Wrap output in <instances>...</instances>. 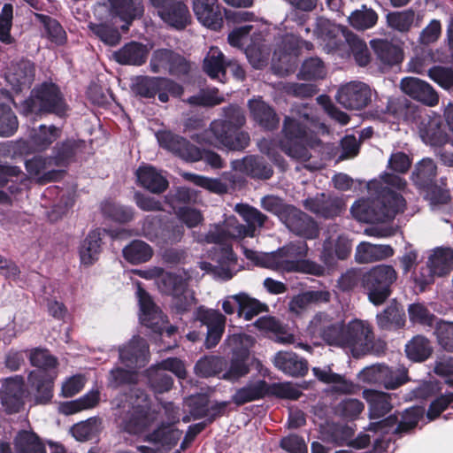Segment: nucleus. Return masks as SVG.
I'll list each match as a JSON object with an SVG mask.
<instances>
[{"label":"nucleus","mask_w":453,"mask_h":453,"mask_svg":"<svg viewBox=\"0 0 453 453\" xmlns=\"http://www.w3.org/2000/svg\"><path fill=\"white\" fill-rule=\"evenodd\" d=\"M318 124L319 119L311 106L296 104L291 110V115L284 118L282 136L279 142L262 138L257 142V148L275 164L282 160L279 149L292 158L307 161L311 157L307 147H313L319 142L312 130Z\"/></svg>","instance_id":"1"},{"label":"nucleus","mask_w":453,"mask_h":453,"mask_svg":"<svg viewBox=\"0 0 453 453\" xmlns=\"http://www.w3.org/2000/svg\"><path fill=\"white\" fill-rule=\"evenodd\" d=\"M406 180L399 175L385 173L367 183L368 196L356 201L350 211L358 221L386 222L403 212L405 200L397 191L403 190Z\"/></svg>","instance_id":"2"},{"label":"nucleus","mask_w":453,"mask_h":453,"mask_svg":"<svg viewBox=\"0 0 453 453\" xmlns=\"http://www.w3.org/2000/svg\"><path fill=\"white\" fill-rule=\"evenodd\" d=\"M245 237L252 236L245 225L240 223L234 217L229 218L222 226H211L204 235V241L216 245L210 253L213 263L202 261L199 263V268L216 280H228L232 279V267L235 265L237 257L227 241L228 239Z\"/></svg>","instance_id":"3"},{"label":"nucleus","mask_w":453,"mask_h":453,"mask_svg":"<svg viewBox=\"0 0 453 453\" xmlns=\"http://www.w3.org/2000/svg\"><path fill=\"white\" fill-rule=\"evenodd\" d=\"M223 119H214L209 128L192 136L199 144L222 146L229 150L242 151L249 145L248 132L241 130L246 123L244 111L231 104L222 108Z\"/></svg>","instance_id":"4"},{"label":"nucleus","mask_w":453,"mask_h":453,"mask_svg":"<svg viewBox=\"0 0 453 453\" xmlns=\"http://www.w3.org/2000/svg\"><path fill=\"white\" fill-rule=\"evenodd\" d=\"M118 401L115 418L122 430L130 434L147 431L157 419L159 412L152 409L148 395L141 389L132 388L129 399Z\"/></svg>","instance_id":"5"},{"label":"nucleus","mask_w":453,"mask_h":453,"mask_svg":"<svg viewBox=\"0 0 453 453\" xmlns=\"http://www.w3.org/2000/svg\"><path fill=\"white\" fill-rule=\"evenodd\" d=\"M29 362L36 369L27 375V382L34 392L36 403L45 404L53 396L54 380L58 376V362L49 350L35 348L29 350Z\"/></svg>","instance_id":"6"},{"label":"nucleus","mask_w":453,"mask_h":453,"mask_svg":"<svg viewBox=\"0 0 453 453\" xmlns=\"http://www.w3.org/2000/svg\"><path fill=\"white\" fill-rule=\"evenodd\" d=\"M70 111L66 99L60 88L53 82H42L35 86L29 96L20 104V113L26 117L54 115L65 119Z\"/></svg>","instance_id":"7"},{"label":"nucleus","mask_w":453,"mask_h":453,"mask_svg":"<svg viewBox=\"0 0 453 453\" xmlns=\"http://www.w3.org/2000/svg\"><path fill=\"white\" fill-rule=\"evenodd\" d=\"M231 350V357L227 367L220 379L234 382L246 376L250 371V348L255 338L246 334H233L225 340Z\"/></svg>","instance_id":"8"},{"label":"nucleus","mask_w":453,"mask_h":453,"mask_svg":"<svg viewBox=\"0 0 453 453\" xmlns=\"http://www.w3.org/2000/svg\"><path fill=\"white\" fill-rule=\"evenodd\" d=\"M397 280V273L392 265L380 264L365 272L362 286L368 300L376 306L381 305L391 296L392 288Z\"/></svg>","instance_id":"9"},{"label":"nucleus","mask_w":453,"mask_h":453,"mask_svg":"<svg viewBox=\"0 0 453 453\" xmlns=\"http://www.w3.org/2000/svg\"><path fill=\"white\" fill-rule=\"evenodd\" d=\"M343 348L349 349L356 357L366 354H378L382 346H376L374 334L370 325L360 319L344 324Z\"/></svg>","instance_id":"10"},{"label":"nucleus","mask_w":453,"mask_h":453,"mask_svg":"<svg viewBox=\"0 0 453 453\" xmlns=\"http://www.w3.org/2000/svg\"><path fill=\"white\" fill-rule=\"evenodd\" d=\"M156 271L161 273L157 280L158 288L172 296V309L176 315L181 317L195 303V297L188 289L186 280L173 273H163L161 269Z\"/></svg>","instance_id":"11"},{"label":"nucleus","mask_w":453,"mask_h":453,"mask_svg":"<svg viewBox=\"0 0 453 453\" xmlns=\"http://www.w3.org/2000/svg\"><path fill=\"white\" fill-rule=\"evenodd\" d=\"M453 268V250L448 247H436L428 257L426 267L415 276L416 283L424 290L434 282V277L449 274Z\"/></svg>","instance_id":"12"},{"label":"nucleus","mask_w":453,"mask_h":453,"mask_svg":"<svg viewBox=\"0 0 453 453\" xmlns=\"http://www.w3.org/2000/svg\"><path fill=\"white\" fill-rule=\"evenodd\" d=\"M157 15L166 27L183 31L191 24L192 16L183 0H150Z\"/></svg>","instance_id":"13"},{"label":"nucleus","mask_w":453,"mask_h":453,"mask_svg":"<svg viewBox=\"0 0 453 453\" xmlns=\"http://www.w3.org/2000/svg\"><path fill=\"white\" fill-rule=\"evenodd\" d=\"M313 34L323 43V49L326 53H338L346 50V45L349 35H353L347 27L331 22L323 17L316 19Z\"/></svg>","instance_id":"14"},{"label":"nucleus","mask_w":453,"mask_h":453,"mask_svg":"<svg viewBox=\"0 0 453 453\" xmlns=\"http://www.w3.org/2000/svg\"><path fill=\"white\" fill-rule=\"evenodd\" d=\"M313 34L323 43V49L326 53H338L346 50V45L349 35H353L347 27L331 22L323 17L316 19Z\"/></svg>","instance_id":"15"},{"label":"nucleus","mask_w":453,"mask_h":453,"mask_svg":"<svg viewBox=\"0 0 453 453\" xmlns=\"http://www.w3.org/2000/svg\"><path fill=\"white\" fill-rule=\"evenodd\" d=\"M305 244L302 246L289 244L271 253H257L245 250V255L247 258L254 261L257 265L275 271H287L290 258H294L296 255L299 257L305 255Z\"/></svg>","instance_id":"16"},{"label":"nucleus","mask_w":453,"mask_h":453,"mask_svg":"<svg viewBox=\"0 0 453 453\" xmlns=\"http://www.w3.org/2000/svg\"><path fill=\"white\" fill-rule=\"evenodd\" d=\"M136 296L140 310L139 319L142 325L157 332L160 335L165 334L166 336L172 337L177 333L178 327L176 326L171 325L163 328L159 325L162 320V312L140 283L137 284Z\"/></svg>","instance_id":"17"},{"label":"nucleus","mask_w":453,"mask_h":453,"mask_svg":"<svg viewBox=\"0 0 453 453\" xmlns=\"http://www.w3.org/2000/svg\"><path fill=\"white\" fill-rule=\"evenodd\" d=\"M194 319L206 328L204 347L208 349L216 347L225 332L226 316L218 310L200 305L194 312Z\"/></svg>","instance_id":"18"},{"label":"nucleus","mask_w":453,"mask_h":453,"mask_svg":"<svg viewBox=\"0 0 453 453\" xmlns=\"http://www.w3.org/2000/svg\"><path fill=\"white\" fill-rule=\"evenodd\" d=\"M372 95L373 92L368 84L362 81H350L339 88L335 99L347 110L359 111L372 102Z\"/></svg>","instance_id":"19"},{"label":"nucleus","mask_w":453,"mask_h":453,"mask_svg":"<svg viewBox=\"0 0 453 453\" xmlns=\"http://www.w3.org/2000/svg\"><path fill=\"white\" fill-rule=\"evenodd\" d=\"M420 411L417 408L406 409L403 413H394L388 417L371 423V429L381 433L403 434L412 430L418 423Z\"/></svg>","instance_id":"20"},{"label":"nucleus","mask_w":453,"mask_h":453,"mask_svg":"<svg viewBox=\"0 0 453 453\" xmlns=\"http://www.w3.org/2000/svg\"><path fill=\"white\" fill-rule=\"evenodd\" d=\"M27 395L25 380L21 375L6 378L2 382L0 400L7 413L19 412L25 404Z\"/></svg>","instance_id":"21"},{"label":"nucleus","mask_w":453,"mask_h":453,"mask_svg":"<svg viewBox=\"0 0 453 453\" xmlns=\"http://www.w3.org/2000/svg\"><path fill=\"white\" fill-rule=\"evenodd\" d=\"M157 140L161 148L187 162H196L201 157L200 149L186 138L171 131H158Z\"/></svg>","instance_id":"22"},{"label":"nucleus","mask_w":453,"mask_h":453,"mask_svg":"<svg viewBox=\"0 0 453 453\" xmlns=\"http://www.w3.org/2000/svg\"><path fill=\"white\" fill-rule=\"evenodd\" d=\"M160 89L169 90L174 97H180L183 94L181 85L163 77L140 76L133 86L134 92L144 98H153Z\"/></svg>","instance_id":"23"},{"label":"nucleus","mask_w":453,"mask_h":453,"mask_svg":"<svg viewBox=\"0 0 453 453\" xmlns=\"http://www.w3.org/2000/svg\"><path fill=\"white\" fill-rule=\"evenodd\" d=\"M281 222L297 236L310 240L319 236V229L317 222L295 206H292L287 214L282 215Z\"/></svg>","instance_id":"24"},{"label":"nucleus","mask_w":453,"mask_h":453,"mask_svg":"<svg viewBox=\"0 0 453 453\" xmlns=\"http://www.w3.org/2000/svg\"><path fill=\"white\" fill-rule=\"evenodd\" d=\"M119 355L120 362L127 368L144 367L149 361V344L145 339L134 336L127 344L119 347Z\"/></svg>","instance_id":"25"},{"label":"nucleus","mask_w":453,"mask_h":453,"mask_svg":"<svg viewBox=\"0 0 453 453\" xmlns=\"http://www.w3.org/2000/svg\"><path fill=\"white\" fill-rule=\"evenodd\" d=\"M25 168L29 180H35L38 184H47L58 180L63 171L55 169L49 156L35 155L25 160Z\"/></svg>","instance_id":"26"},{"label":"nucleus","mask_w":453,"mask_h":453,"mask_svg":"<svg viewBox=\"0 0 453 453\" xmlns=\"http://www.w3.org/2000/svg\"><path fill=\"white\" fill-rule=\"evenodd\" d=\"M400 87L405 95L424 105L434 107L439 103V95L436 90L423 80L405 77L402 79Z\"/></svg>","instance_id":"27"},{"label":"nucleus","mask_w":453,"mask_h":453,"mask_svg":"<svg viewBox=\"0 0 453 453\" xmlns=\"http://www.w3.org/2000/svg\"><path fill=\"white\" fill-rule=\"evenodd\" d=\"M311 324L328 345L343 348V323H333L330 315L326 312H318L313 317Z\"/></svg>","instance_id":"28"},{"label":"nucleus","mask_w":453,"mask_h":453,"mask_svg":"<svg viewBox=\"0 0 453 453\" xmlns=\"http://www.w3.org/2000/svg\"><path fill=\"white\" fill-rule=\"evenodd\" d=\"M303 204L306 210L324 219L339 216L342 211V200L325 193L306 198Z\"/></svg>","instance_id":"29"},{"label":"nucleus","mask_w":453,"mask_h":453,"mask_svg":"<svg viewBox=\"0 0 453 453\" xmlns=\"http://www.w3.org/2000/svg\"><path fill=\"white\" fill-rule=\"evenodd\" d=\"M193 11L204 27L218 31L223 26V13L218 0H193Z\"/></svg>","instance_id":"30"},{"label":"nucleus","mask_w":453,"mask_h":453,"mask_svg":"<svg viewBox=\"0 0 453 453\" xmlns=\"http://www.w3.org/2000/svg\"><path fill=\"white\" fill-rule=\"evenodd\" d=\"M418 131L421 140L432 147H441V145L447 144L449 141L439 116L423 118L419 123Z\"/></svg>","instance_id":"31"},{"label":"nucleus","mask_w":453,"mask_h":453,"mask_svg":"<svg viewBox=\"0 0 453 453\" xmlns=\"http://www.w3.org/2000/svg\"><path fill=\"white\" fill-rule=\"evenodd\" d=\"M273 363L279 371L291 377H303L308 372L307 360L293 351H278Z\"/></svg>","instance_id":"32"},{"label":"nucleus","mask_w":453,"mask_h":453,"mask_svg":"<svg viewBox=\"0 0 453 453\" xmlns=\"http://www.w3.org/2000/svg\"><path fill=\"white\" fill-rule=\"evenodd\" d=\"M232 169L253 178L268 180L273 174V167L263 157L246 156L231 162Z\"/></svg>","instance_id":"33"},{"label":"nucleus","mask_w":453,"mask_h":453,"mask_svg":"<svg viewBox=\"0 0 453 453\" xmlns=\"http://www.w3.org/2000/svg\"><path fill=\"white\" fill-rule=\"evenodd\" d=\"M135 175L138 185L152 194H162L169 187L166 177L154 166L141 165L136 170Z\"/></svg>","instance_id":"34"},{"label":"nucleus","mask_w":453,"mask_h":453,"mask_svg":"<svg viewBox=\"0 0 453 453\" xmlns=\"http://www.w3.org/2000/svg\"><path fill=\"white\" fill-rule=\"evenodd\" d=\"M35 76V66L27 59H21L12 65L10 73L6 76L7 81L15 91H22L29 88Z\"/></svg>","instance_id":"35"},{"label":"nucleus","mask_w":453,"mask_h":453,"mask_svg":"<svg viewBox=\"0 0 453 453\" xmlns=\"http://www.w3.org/2000/svg\"><path fill=\"white\" fill-rule=\"evenodd\" d=\"M106 230L96 228L90 231L81 242L79 248L81 263L83 265H92L98 260L102 250V238L105 235Z\"/></svg>","instance_id":"36"},{"label":"nucleus","mask_w":453,"mask_h":453,"mask_svg":"<svg viewBox=\"0 0 453 453\" xmlns=\"http://www.w3.org/2000/svg\"><path fill=\"white\" fill-rule=\"evenodd\" d=\"M315 378L324 384L332 385V391L338 394H352L356 389L355 384L345 376L334 372L330 365L313 367Z\"/></svg>","instance_id":"37"},{"label":"nucleus","mask_w":453,"mask_h":453,"mask_svg":"<svg viewBox=\"0 0 453 453\" xmlns=\"http://www.w3.org/2000/svg\"><path fill=\"white\" fill-rule=\"evenodd\" d=\"M378 326L382 330H395L405 325L406 316L403 306L392 299L388 306L376 316Z\"/></svg>","instance_id":"38"},{"label":"nucleus","mask_w":453,"mask_h":453,"mask_svg":"<svg viewBox=\"0 0 453 453\" xmlns=\"http://www.w3.org/2000/svg\"><path fill=\"white\" fill-rule=\"evenodd\" d=\"M253 119L264 129L274 130L279 127L280 118L273 108L261 99H250L248 102Z\"/></svg>","instance_id":"39"},{"label":"nucleus","mask_w":453,"mask_h":453,"mask_svg":"<svg viewBox=\"0 0 453 453\" xmlns=\"http://www.w3.org/2000/svg\"><path fill=\"white\" fill-rule=\"evenodd\" d=\"M182 431L161 422L157 428L146 434L144 441L170 450L178 443Z\"/></svg>","instance_id":"40"},{"label":"nucleus","mask_w":453,"mask_h":453,"mask_svg":"<svg viewBox=\"0 0 453 453\" xmlns=\"http://www.w3.org/2000/svg\"><path fill=\"white\" fill-rule=\"evenodd\" d=\"M363 396L368 403L371 419L384 418L392 410L391 395L382 391L365 389Z\"/></svg>","instance_id":"41"},{"label":"nucleus","mask_w":453,"mask_h":453,"mask_svg":"<svg viewBox=\"0 0 453 453\" xmlns=\"http://www.w3.org/2000/svg\"><path fill=\"white\" fill-rule=\"evenodd\" d=\"M394 255V250L388 244L360 242L356 249L355 258L358 263H372L384 260Z\"/></svg>","instance_id":"42"},{"label":"nucleus","mask_w":453,"mask_h":453,"mask_svg":"<svg viewBox=\"0 0 453 453\" xmlns=\"http://www.w3.org/2000/svg\"><path fill=\"white\" fill-rule=\"evenodd\" d=\"M35 19L41 24L42 38H46L57 46H62L66 42V33L56 19L42 13H35Z\"/></svg>","instance_id":"43"},{"label":"nucleus","mask_w":453,"mask_h":453,"mask_svg":"<svg viewBox=\"0 0 453 453\" xmlns=\"http://www.w3.org/2000/svg\"><path fill=\"white\" fill-rule=\"evenodd\" d=\"M269 393V386L265 380L248 382L245 386L236 389L232 395V402L238 405L264 398Z\"/></svg>","instance_id":"44"},{"label":"nucleus","mask_w":453,"mask_h":453,"mask_svg":"<svg viewBox=\"0 0 453 453\" xmlns=\"http://www.w3.org/2000/svg\"><path fill=\"white\" fill-rule=\"evenodd\" d=\"M231 65L226 61L223 52L218 47H211L203 62V70L213 80L224 82L226 66Z\"/></svg>","instance_id":"45"},{"label":"nucleus","mask_w":453,"mask_h":453,"mask_svg":"<svg viewBox=\"0 0 453 453\" xmlns=\"http://www.w3.org/2000/svg\"><path fill=\"white\" fill-rule=\"evenodd\" d=\"M147 55V47L137 42L127 43L113 54L118 63L137 66L145 63Z\"/></svg>","instance_id":"46"},{"label":"nucleus","mask_w":453,"mask_h":453,"mask_svg":"<svg viewBox=\"0 0 453 453\" xmlns=\"http://www.w3.org/2000/svg\"><path fill=\"white\" fill-rule=\"evenodd\" d=\"M61 133V127L42 124L38 127L31 129L28 136L29 142L37 150L43 151L60 137Z\"/></svg>","instance_id":"47"},{"label":"nucleus","mask_w":453,"mask_h":453,"mask_svg":"<svg viewBox=\"0 0 453 453\" xmlns=\"http://www.w3.org/2000/svg\"><path fill=\"white\" fill-rule=\"evenodd\" d=\"M436 175V164L432 158L426 157L415 165L411 178L418 188L428 189L435 186Z\"/></svg>","instance_id":"48"},{"label":"nucleus","mask_w":453,"mask_h":453,"mask_svg":"<svg viewBox=\"0 0 453 453\" xmlns=\"http://www.w3.org/2000/svg\"><path fill=\"white\" fill-rule=\"evenodd\" d=\"M227 367V360L224 357L205 355L202 357L195 365L194 370L197 376L209 378L219 376L224 372Z\"/></svg>","instance_id":"49"},{"label":"nucleus","mask_w":453,"mask_h":453,"mask_svg":"<svg viewBox=\"0 0 453 453\" xmlns=\"http://www.w3.org/2000/svg\"><path fill=\"white\" fill-rule=\"evenodd\" d=\"M79 143L74 139H65L58 142L51 150L49 156L55 167H66L74 160Z\"/></svg>","instance_id":"50"},{"label":"nucleus","mask_w":453,"mask_h":453,"mask_svg":"<svg viewBox=\"0 0 453 453\" xmlns=\"http://www.w3.org/2000/svg\"><path fill=\"white\" fill-rule=\"evenodd\" d=\"M428 76L451 95V99L445 108V115L448 118L453 119V70L441 65H434L428 70Z\"/></svg>","instance_id":"51"},{"label":"nucleus","mask_w":453,"mask_h":453,"mask_svg":"<svg viewBox=\"0 0 453 453\" xmlns=\"http://www.w3.org/2000/svg\"><path fill=\"white\" fill-rule=\"evenodd\" d=\"M371 46L377 58L386 65H395L403 60L402 49L388 40H372Z\"/></svg>","instance_id":"52"},{"label":"nucleus","mask_w":453,"mask_h":453,"mask_svg":"<svg viewBox=\"0 0 453 453\" xmlns=\"http://www.w3.org/2000/svg\"><path fill=\"white\" fill-rule=\"evenodd\" d=\"M101 211L104 218L120 224L131 222L135 215V210L132 206L111 200L101 203Z\"/></svg>","instance_id":"53"},{"label":"nucleus","mask_w":453,"mask_h":453,"mask_svg":"<svg viewBox=\"0 0 453 453\" xmlns=\"http://www.w3.org/2000/svg\"><path fill=\"white\" fill-rule=\"evenodd\" d=\"M234 211L246 222L245 227L252 237H254L257 234V232L264 226L265 222L267 219L266 215L249 204L237 203Z\"/></svg>","instance_id":"54"},{"label":"nucleus","mask_w":453,"mask_h":453,"mask_svg":"<svg viewBox=\"0 0 453 453\" xmlns=\"http://www.w3.org/2000/svg\"><path fill=\"white\" fill-rule=\"evenodd\" d=\"M14 448L16 453H46L45 445L32 431H19L14 438Z\"/></svg>","instance_id":"55"},{"label":"nucleus","mask_w":453,"mask_h":453,"mask_svg":"<svg viewBox=\"0 0 453 453\" xmlns=\"http://www.w3.org/2000/svg\"><path fill=\"white\" fill-rule=\"evenodd\" d=\"M378 21L377 12L366 4L354 10L348 17L349 24L358 31H365L373 27Z\"/></svg>","instance_id":"56"},{"label":"nucleus","mask_w":453,"mask_h":453,"mask_svg":"<svg viewBox=\"0 0 453 453\" xmlns=\"http://www.w3.org/2000/svg\"><path fill=\"white\" fill-rule=\"evenodd\" d=\"M406 356L414 362L426 360L433 352L430 341L423 335H416L405 345Z\"/></svg>","instance_id":"57"},{"label":"nucleus","mask_w":453,"mask_h":453,"mask_svg":"<svg viewBox=\"0 0 453 453\" xmlns=\"http://www.w3.org/2000/svg\"><path fill=\"white\" fill-rule=\"evenodd\" d=\"M102 429L101 418L92 417L85 421L74 424L71 427L72 435L79 441H87L97 438Z\"/></svg>","instance_id":"58"},{"label":"nucleus","mask_w":453,"mask_h":453,"mask_svg":"<svg viewBox=\"0 0 453 453\" xmlns=\"http://www.w3.org/2000/svg\"><path fill=\"white\" fill-rule=\"evenodd\" d=\"M122 253L127 261L137 265L149 261L152 257L153 250L145 242L134 240L123 249Z\"/></svg>","instance_id":"59"},{"label":"nucleus","mask_w":453,"mask_h":453,"mask_svg":"<svg viewBox=\"0 0 453 453\" xmlns=\"http://www.w3.org/2000/svg\"><path fill=\"white\" fill-rule=\"evenodd\" d=\"M254 326L259 330L274 333L277 342L283 344L294 343V335L285 333L282 325L273 317H260L255 321Z\"/></svg>","instance_id":"60"},{"label":"nucleus","mask_w":453,"mask_h":453,"mask_svg":"<svg viewBox=\"0 0 453 453\" xmlns=\"http://www.w3.org/2000/svg\"><path fill=\"white\" fill-rule=\"evenodd\" d=\"M111 12L113 16L119 17L127 25L142 12L141 6L133 0H109Z\"/></svg>","instance_id":"61"},{"label":"nucleus","mask_w":453,"mask_h":453,"mask_svg":"<svg viewBox=\"0 0 453 453\" xmlns=\"http://www.w3.org/2000/svg\"><path fill=\"white\" fill-rule=\"evenodd\" d=\"M387 24L391 29L402 34L408 33L415 20V12L407 9L402 12H391L386 16Z\"/></svg>","instance_id":"62"},{"label":"nucleus","mask_w":453,"mask_h":453,"mask_svg":"<svg viewBox=\"0 0 453 453\" xmlns=\"http://www.w3.org/2000/svg\"><path fill=\"white\" fill-rule=\"evenodd\" d=\"M382 375L381 386L388 390L396 389L409 380L406 368L401 365L388 366L384 365Z\"/></svg>","instance_id":"63"},{"label":"nucleus","mask_w":453,"mask_h":453,"mask_svg":"<svg viewBox=\"0 0 453 453\" xmlns=\"http://www.w3.org/2000/svg\"><path fill=\"white\" fill-rule=\"evenodd\" d=\"M364 403L356 398H344L334 408V414L345 421L357 419L364 411Z\"/></svg>","instance_id":"64"}]
</instances>
